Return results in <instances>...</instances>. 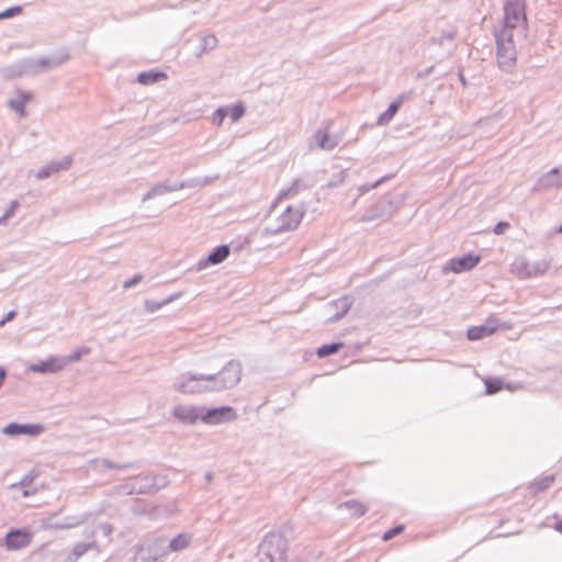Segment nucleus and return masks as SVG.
<instances>
[{"label": "nucleus", "mask_w": 562, "mask_h": 562, "mask_svg": "<svg viewBox=\"0 0 562 562\" xmlns=\"http://www.w3.org/2000/svg\"><path fill=\"white\" fill-rule=\"evenodd\" d=\"M228 255L229 248L225 245L220 246L209 255L207 262L212 265L221 263L228 257Z\"/></svg>", "instance_id": "nucleus-16"}, {"label": "nucleus", "mask_w": 562, "mask_h": 562, "mask_svg": "<svg viewBox=\"0 0 562 562\" xmlns=\"http://www.w3.org/2000/svg\"><path fill=\"white\" fill-rule=\"evenodd\" d=\"M498 327L496 319L488 318L483 325L470 327L467 331V337L469 340H479L493 335L497 331Z\"/></svg>", "instance_id": "nucleus-8"}, {"label": "nucleus", "mask_w": 562, "mask_h": 562, "mask_svg": "<svg viewBox=\"0 0 562 562\" xmlns=\"http://www.w3.org/2000/svg\"><path fill=\"white\" fill-rule=\"evenodd\" d=\"M485 386H486V393L487 394H494V393H497L502 390L503 387V384L499 380H486L485 381Z\"/></svg>", "instance_id": "nucleus-22"}, {"label": "nucleus", "mask_w": 562, "mask_h": 562, "mask_svg": "<svg viewBox=\"0 0 562 562\" xmlns=\"http://www.w3.org/2000/svg\"><path fill=\"white\" fill-rule=\"evenodd\" d=\"M342 346H344L342 342H335V344H330V345H323L322 347H319L317 349V356L321 357V358L330 356L333 353H336L338 350H340V348H342Z\"/></svg>", "instance_id": "nucleus-20"}, {"label": "nucleus", "mask_w": 562, "mask_h": 562, "mask_svg": "<svg viewBox=\"0 0 562 562\" xmlns=\"http://www.w3.org/2000/svg\"><path fill=\"white\" fill-rule=\"evenodd\" d=\"M43 426L37 424H26L20 425L16 423H11L3 428V434L7 436H30L35 437L38 436L43 431Z\"/></svg>", "instance_id": "nucleus-7"}, {"label": "nucleus", "mask_w": 562, "mask_h": 562, "mask_svg": "<svg viewBox=\"0 0 562 562\" xmlns=\"http://www.w3.org/2000/svg\"><path fill=\"white\" fill-rule=\"evenodd\" d=\"M303 209L300 205H289L278 215H270L265 225L266 235H277L292 231L299 226L303 218Z\"/></svg>", "instance_id": "nucleus-1"}, {"label": "nucleus", "mask_w": 562, "mask_h": 562, "mask_svg": "<svg viewBox=\"0 0 562 562\" xmlns=\"http://www.w3.org/2000/svg\"><path fill=\"white\" fill-rule=\"evenodd\" d=\"M237 417L234 408L223 406L218 408L209 409L201 416V419L206 424H218L227 420H233Z\"/></svg>", "instance_id": "nucleus-6"}, {"label": "nucleus", "mask_w": 562, "mask_h": 562, "mask_svg": "<svg viewBox=\"0 0 562 562\" xmlns=\"http://www.w3.org/2000/svg\"><path fill=\"white\" fill-rule=\"evenodd\" d=\"M29 100H30V97L26 94H23L22 103L15 108L21 113V115H24V103Z\"/></svg>", "instance_id": "nucleus-28"}, {"label": "nucleus", "mask_w": 562, "mask_h": 562, "mask_svg": "<svg viewBox=\"0 0 562 562\" xmlns=\"http://www.w3.org/2000/svg\"><path fill=\"white\" fill-rule=\"evenodd\" d=\"M22 9L21 7H13V8H10L8 9L7 11L0 13V19H7V18H11L15 14H19L21 13Z\"/></svg>", "instance_id": "nucleus-25"}, {"label": "nucleus", "mask_w": 562, "mask_h": 562, "mask_svg": "<svg viewBox=\"0 0 562 562\" xmlns=\"http://www.w3.org/2000/svg\"><path fill=\"white\" fill-rule=\"evenodd\" d=\"M509 227V223L508 222H499L495 225L494 227V233L496 235H502L505 233V231Z\"/></svg>", "instance_id": "nucleus-27"}, {"label": "nucleus", "mask_w": 562, "mask_h": 562, "mask_svg": "<svg viewBox=\"0 0 562 562\" xmlns=\"http://www.w3.org/2000/svg\"><path fill=\"white\" fill-rule=\"evenodd\" d=\"M315 138L322 149H333L337 144L327 131H318Z\"/></svg>", "instance_id": "nucleus-15"}, {"label": "nucleus", "mask_w": 562, "mask_h": 562, "mask_svg": "<svg viewBox=\"0 0 562 562\" xmlns=\"http://www.w3.org/2000/svg\"><path fill=\"white\" fill-rule=\"evenodd\" d=\"M497 61L503 69H510L516 63L514 34L508 30H501L497 36Z\"/></svg>", "instance_id": "nucleus-3"}, {"label": "nucleus", "mask_w": 562, "mask_h": 562, "mask_svg": "<svg viewBox=\"0 0 562 562\" xmlns=\"http://www.w3.org/2000/svg\"><path fill=\"white\" fill-rule=\"evenodd\" d=\"M263 547L272 561L276 554H279L280 560L285 558L286 541L282 536L274 533L267 536L263 540Z\"/></svg>", "instance_id": "nucleus-5"}, {"label": "nucleus", "mask_w": 562, "mask_h": 562, "mask_svg": "<svg viewBox=\"0 0 562 562\" xmlns=\"http://www.w3.org/2000/svg\"><path fill=\"white\" fill-rule=\"evenodd\" d=\"M516 29L521 32L527 29L526 3L524 0H510L505 4V21L502 30H508L514 34Z\"/></svg>", "instance_id": "nucleus-2"}, {"label": "nucleus", "mask_w": 562, "mask_h": 562, "mask_svg": "<svg viewBox=\"0 0 562 562\" xmlns=\"http://www.w3.org/2000/svg\"><path fill=\"white\" fill-rule=\"evenodd\" d=\"M513 272L520 278H526L530 276V273L527 272V263L524 261L515 262L513 265Z\"/></svg>", "instance_id": "nucleus-23"}, {"label": "nucleus", "mask_w": 562, "mask_h": 562, "mask_svg": "<svg viewBox=\"0 0 562 562\" xmlns=\"http://www.w3.org/2000/svg\"><path fill=\"white\" fill-rule=\"evenodd\" d=\"M481 260L480 256L464 255L460 258H454L449 261V269L454 273L472 270Z\"/></svg>", "instance_id": "nucleus-10"}, {"label": "nucleus", "mask_w": 562, "mask_h": 562, "mask_svg": "<svg viewBox=\"0 0 562 562\" xmlns=\"http://www.w3.org/2000/svg\"><path fill=\"white\" fill-rule=\"evenodd\" d=\"M224 372L232 373L234 375L235 382L240 380V369L238 366H229L227 367Z\"/></svg>", "instance_id": "nucleus-26"}, {"label": "nucleus", "mask_w": 562, "mask_h": 562, "mask_svg": "<svg viewBox=\"0 0 562 562\" xmlns=\"http://www.w3.org/2000/svg\"><path fill=\"white\" fill-rule=\"evenodd\" d=\"M164 78H166V75L162 72H143L138 76V82L142 85H150Z\"/></svg>", "instance_id": "nucleus-19"}, {"label": "nucleus", "mask_w": 562, "mask_h": 562, "mask_svg": "<svg viewBox=\"0 0 562 562\" xmlns=\"http://www.w3.org/2000/svg\"><path fill=\"white\" fill-rule=\"evenodd\" d=\"M14 316H15L14 311L9 312L7 317L0 321V326L4 325L5 322L11 321Z\"/></svg>", "instance_id": "nucleus-29"}, {"label": "nucleus", "mask_w": 562, "mask_h": 562, "mask_svg": "<svg viewBox=\"0 0 562 562\" xmlns=\"http://www.w3.org/2000/svg\"><path fill=\"white\" fill-rule=\"evenodd\" d=\"M190 543V536L187 533H180L170 542V549L172 551H179L187 548Z\"/></svg>", "instance_id": "nucleus-18"}, {"label": "nucleus", "mask_w": 562, "mask_h": 562, "mask_svg": "<svg viewBox=\"0 0 562 562\" xmlns=\"http://www.w3.org/2000/svg\"><path fill=\"white\" fill-rule=\"evenodd\" d=\"M402 100L395 101L390 104L389 109L382 113L378 120L379 124H385L392 120V117L396 114L400 109Z\"/></svg>", "instance_id": "nucleus-17"}, {"label": "nucleus", "mask_w": 562, "mask_h": 562, "mask_svg": "<svg viewBox=\"0 0 562 562\" xmlns=\"http://www.w3.org/2000/svg\"><path fill=\"white\" fill-rule=\"evenodd\" d=\"M213 376L209 375H192V374H184L180 378L179 381V391L187 394H193L196 392H201L202 389L198 385L202 381H212Z\"/></svg>", "instance_id": "nucleus-9"}, {"label": "nucleus", "mask_w": 562, "mask_h": 562, "mask_svg": "<svg viewBox=\"0 0 562 562\" xmlns=\"http://www.w3.org/2000/svg\"><path fill=\"white\" fill-rule=\"evenodd\" d=\"M89 352H90V348L85 347V348L75 350L67 358H63L61 360L66 361V366H67L70 362L78 361L83 355H88Z\"/></svg>", "instance_id": "nucleus-21"}, {"label": "nucleus", "mask_w": 562, "mask_h": 562, "mask_svg": "<svg viewBox=\"0 0 562 562\" xmlns=\"http://www.w3.org/2000/svg\"><path fill=\"white\" fill-rule=\"evenodd\" d=\"M245 113V108L241 104H235L229 109H218L215 113V117L218 119L221 124L225 116H229L232 122H237Z\"/></svg>", "instance_id": "nucleus-13"}, {"label": "nucleus", "mask_w": 562, "mask_h": 562, "mask_svg": "<svg viewBox=\"0 0 562 562\" xmlns=\"http://www.w3.org/2000/svg\"><path fill=\"white\" fill-rule=\"evenodd\" d=\"M403 529H404L403 526H397L395 528H392V529L385 531L382 538L384 541H387V540L392 539L393 537L402 533Z\"/></svg>", "instance_id": "nucleus-24"}, {"label": "nucleus", "mask_w": 562, "mask_h": 562, "mask_svg": "<svg viewBox=\"0 0 562 562\" xmlns=\"http://www.w3.org/2000/svg\"><path fill=\"white\" fill-rule=\"evenodd\" d=\"M348 509L350 517L358 518L367 513V506L359 501H349L341 505Z\"/></svg>", "instance_id": "nucleus-14"}, {"label": "nucleus", "mask_w": 562, "mask_h": 562, "mask_svg": "<svg viewBox=\"0 0 562 562\" xmlns=\"http://www.w3.org/2000/svg\"><path fill=\"white\" fill-rule=\"evenodd\" d=\"M173 416L182 423L193 424L201 418L199 408L195 406H177Z\"/></svg>", "instance_id": "nucleus-12"}, {"label": "nucleus", "mask_w": 562, "mask_h": 562, "mask_svg": "<svg viewBox=\"0 0 562 562\" xmlns=\"http://www.w3.org/2000/svg\"><path fill=\"white\" fill-rule=\"evenodd\" d=\"M65 367H66V361H64L59 358H49L45 361H42L41 363L31 366L30 369L34 372H40V373H47V372L54 373V372L60 371Z\"/></svg>", "instance_id": "nucleus-11"}, {"label": "nucleus", "mask_w": 562, "mask_h": 562, "mask_svg": "<svg viewBox=\"0 0 562 562\" xmlns=\"http://www.w3.org/2000/svg\"><path fill=\"white\" fill-rule=\"evenodd\" d=\"M32 532L27 529H14L7 533L4 542L9 550H20L30 544L32 540Z\"/></svg>", "instance_id": "nucleus-4"}]
</instances>
